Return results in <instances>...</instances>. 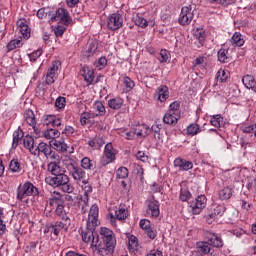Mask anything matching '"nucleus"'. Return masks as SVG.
<instances>
[{
    "instance_id": "f257e3e1",
    "label": "nucleus",
    "mask_w": 256,
    "mask_h": 256,
    "mask_svg": "<svg viewBox=\"0 0 256 256\" xmlns=\"http://www.w3.org/2000/svg\"><path fill=\"white\" fill-rule=\"evenodd\" d=\"M101 239L103 244H97L96 255L99 256H113L115 252V245H117V238H115V233L113 230L102 227L100 229Z\"/></svg>"
},
{
    "instance_id": "f03ea898",
    "label": "nucleus",
    "mask_w": 256,
    "mask_h": 256,
    "mask_svg": "<svg viewBox=\"0 0 256 256\" xmlns=\"http://www.w3.org/2000/svg\"><path fill=\"white\" fill-rule=\"evenodd\" d=\"M63 165L70 177H72V179H74L78 185L85 183V180L87 179V173L83 170V168L79 167L77 161L68 157L63 160Z\"/></svg>"
},
{
    "instance_id": "7ed1b4c3",
    "label": "nucleus",
    "mask_w": 256,
    "mask_h": 256,
    "mask_svg": "<svg viewBox=\"0 0 256 256\" xmlns=\"http://www.w3.org/2000/svg\"><path fill=\"white\" fill-rule=\"evenodd\" d=\"M211 247L221 249V247H223V239L215 233L208 232L206 233V241L197 243V249L199 253L209 255V253H211Z\"/></svg>"
},
{
    "instance_id": "20e7f679",
    "label": "nucleus",
    "mask_w": 256,
    "mask_h": 256,
    "mask_svg": "<svg viewBox=\"0 0 256 256\" xmlns=\"http://www.w3.org/2000/svg\"><path fill=\"white\" fill-rule=\"evenodd\" d=\"M97 226L86 224V229L82 230L81 236L84 243H91L94 253H97V244L99 243V235L95 232Z\"/></svg>"
},
{
    "instance_id": "39448f33",
    "label": "nucleus",
    "mask_w": 256,
    "mask_h": 256,
    "mask_svg": "<svg viewBox=\"0 0 256 256\" xmlns=\"http://www.w3.org/2000/svg\"><path fill=\"white\" fill-rule=\"evenodd\" d=\"M39 195V189L33 185L30 181L25 182L17 188V199L23 201L25 197H37Z\"/></svg>"
},
{
    "instance_id": "423d86ee",
    "label": "nucleus",
    "mask_w": 256,
    "mask_h": 256,
    "mask_svg": "<svg viewBox=\"0 0 256 256\" xmlns=\"http://www.w3.org/2000/svg\"><path fill=\"white\" fill-rule=\"evenodd\" d=\"M50 21L55 22L59 21L63 25H70L73 22V19L69 15V11L65 8H58L50 18Z\"/></svg>"
},
{
    "instance_id": "0eeeda50",
    "label": "nucleus",
    "mask_w": 256,
    "mask_h": 256,
    "mask_svg": "<svg viewBox=\"0 0 256 256\" xmlns=\"http://www.w3.org/2000/svg\"><path fill=\"white\" fill-rule=\"evenodd\" d=\"M45 182L47 183V185H50L51 187H61L65 183H69V176H67L64 171L58 174H54L53 177H46Z\"/></svg>"
},
{
    "instance_id": "6e6552de",
    "label": "nucleus",
    "mask_w": 256,
    "mask_h": 256,
    "mask_svg": "<svg viewBox=\"0 0 256 256\" xmlns=\"http://www.w3.org/2000/svg\"><path fill=\"white\" fill-rule=\"evenodd\" d=\"M123 26V16L119 13H113L108 16L107 19V28L110 31H117Z\"/></svg>"
},
{
    "instance_id": "1a4fd4ad",
    "label": "nucleus",
    "mask_w": 256,
    "mask_h": 256,
    "mask_svg": "<svg viewBox=\"0 0 256 256\" xmlns=\"http://www.w3.org/2000/svg\"><path fill=\"white\" fill-rule=\"evenodd\" d=\"M115 161V149L113 148V144L108 143L104 148V153L101 158V164L103 167L105 165H109V163H113Z\"/></svg>"
},
{
    "instance_id": "9d476101",
    "label": "nucleus",
    "mask_w": 256,
    "mask_h": 256,
    "mask_svg": "<svg viewBox=\"0 0 256 256\" xmlns=\"http://www.w3.org/2000/svg\"><path fill=\"white\" fill-rule=\"evenodd\" d=\"M205 205H207V197H205V195L198 196L195 202L190 204L193 215H199V213L205 209Z\"/></svg>"
},
{
    "instance_id": "9b49d317",
    "label": "nucleus",
    "mask_w": 256,
    "mask_h": 256,
    "mask_svg": "<svg viewBox=\"0 0 256 256\" xmlns=\"http://www.w3.org/2000/svg\"><path fill=\"white\" fill-rule=\"evenodd\" d=\"M193 10L189 6H184L181 9L180 17L178 19V23L181 25H189L191 21H193Z\"/></svg>"
},
{
    "instance_id": "f8f14e48",
    "label": "nucleus",
    "mask_w": 256,
    "mask_h": 256,
    "mask_svg": "<svg viewBox=\"0 0 256 256\" xmlns=\"http://www.w3.org/2000/svg\"><path fill=\"white\" fill-rule=\"evenodd\" d=\"M60 66H61V62L59 61H54L52 63V66L50 67V69H48V72L46 74L47 85H53V83H55V75L57 71H59Z\"/></svg>"
},
{
    "instance_id": "ddd939ff",
    "label": "nucleus",
    "mask_w": 256,
    "mask_h": 256,
    "mask_svg": "<svg viewBox=\"0 0 256 256\" xmlns=\"http://www.w3.org/2000/svg\"><path fill=\"white\" fill-rule=\"evenodd\" d=\"M16 25L18 27L19 33H21L23 39H29L31 37V28H29V25H27L26 19H19L16 22Z\"/></svg>"
},
{
    "instance_id": "4468645a",
    "label": "nucleus",
    "mask_w": 256,
    "mask_h": 256,
    "mask_svg": "<svg viewBox=\"0 0 256 256\" xmlns=\"http://www.w3.org/2000/svg\"><path fill=\"white\" fill-rule=\"evenodd\" d=\"M98 221H99V206H97V204H94L90 208L87 224L95 225L97 227Z\"/></svg>"
},
{
    "instance_id": "2eb2a0df",
    "label": "nucleus",
    "mask_w": 256,
    "mask_h": 256,
    "mask_svg": "<svg viewBox=\"0 0 256 256\" xmlns=\"http://www.w3.org/2000/svg\"><path fill=\"white\" fill-rule=\"evenodd\" d=\"M52 147L53 146L50 144H47L45 142H40L35 148L33 155H37L39 157L41 153H43L44 157H46L53 150Z\"/></svg>"
},
{
    "instance_id": "dca6fc26",
    "label": "nucleus",
    "mask_w": 256,
    "mask_h": 256,
    "mask_svg": "<svg viewBox=\"0 0 256 256\" xmlns=\"http://www.w3.org/2000/svg\"><path fill=\"white\" fill-rule=\"evenodd\" d=\"M147 207V213H151V217H159V201L155 200V198H153V200H148Z\"/></svg>"
},
{
    "instance_id": "f3484780",
    "label": "nucleus",
    "mask_w": 256,
    "mask_h": 256,
    "mask_svg": "<svg viewBox=\"0 0 256 256\" xmlns=\"http://www.w3.org/2000/svg\"><path fill=\"white\" fill-rule=\"evenodd\" d=\"M58 231L61 233V231H69V225H71V219H69V216L64 215L60 221H56L54 223Z\"/></svg>"
},
{
    "instance_id": "a211bd4d",
    "label": "nucleus",
    "mask_w": 256,
    "mask_h": 256,
    "mask_svg": "<svg viewBox=\"0 0 256 256\" xmlns=\"http://www.w3.org/2000/svg\"><path fill=\"white\" fill-rule=\"evenodd\" d=\"M174 167H178L179 171H189V169L193 167V162L176 158L174 161Z\"/></svg>"
},
{
    "instance_id": "6ab92c4d",
    "label": "nucleus",
    "mask_w": 256,
    "mask_h": 256,
    "mask_svg": "<svg viewBox=\"0 0 256 256\" xmlns=\"http://www.w3.org/2000/svg\"><path fill=\"white\" fill-rule=\"evenodd\" d=\"M181 119L179 114H174L173 112H167L164 117L163 121L166 125H177V122Z\"/></svg>"
},
{
    "instance_id": "aec40b11",
    "label": "nucleus",
    "mask_w": 256,
    "mask_h": 256,
    "mask_svg": "<svg viewBox=\"0 0 256 256\" xmlns=\"http://www.w3.org/2000/svg\"><path fill=\"white\" fill-rule=\"evenodd\" d=\"M80 165L85 171H93V169L97 167V162H95V160H91L89 157H84L81 159Z\"/></svg>"
},
{
    "instance_id": "412c9836",
    "label": "nucleus",
    "mask_w": 256,
    "mask_h": 256,
    "mask_svg": "<svg viewBox=\"0 0 256 256\" xmlns=\"http://www.w3.org/2000/svg\"><path fill=\"white\" fill-rule=\"evenodd\" d=\"M94 53H97V43L88 42L82 50L83 57H93Z\"/></svg>"
},
{
    "instance_id": "4be33fe9",
    "label": "nucleus",
    "mask_w": 256,
    "mask_h": 256,
    "mask_svg": "<svg viewBox=\"0 0 256 256\" xmlns=\"http://www.w3.org/2000/svg\"><path fill=\"white\" fill-rule=\"evenodd\" d=\"M156 94L158 95V100L161 101V103L167 101L169 99V88L167 86L162 85L158 87L156 90Z\"/></svg>"
},
{
    "instance_id": "5701e85b",
    "label": "nucleus",
    "mask_w": 256,
    "mask_h": 256,
    "mask_svg": "<svg viewBox=\"0 0 256 256\" xmlns=\"http://www.w3.org/2000/svg\"><path fill=\"white\" fill-rule=\"evenodd\" d=\"M24 118L26 123L30 125V127H33L35 131V127L37 126V120H35V113L33 112V110H26L24 112Z\"/></svg>"
},
{
    "instance_id": "b1692460",
    "label": "nucleus",
    "mask_w": 256,
    "mask_h": 256,
    "mask_svg": "<svg viewBox=\"0 0 256 256\" xmlns=\"http://www.w3.org/2000/svg\"><path fill=\"white\" fill-rule=\"evenodd\" d=\"M53 205H65V201H63V195H61V193H52V197L49 198V206L53 207Z\"/></svg>"
},
{
    "instance_id": "393cba45",
    "label": "nucleus",
    "mask_w": 256,
    "mask_h": 256,
    "mask_svg": "<svg viewBox=\"0 0 256 256\" xmlns=\"http://www.w3.org/2000/svg\"><path fill=\"white\" fill-rule=\"evenodd\" d=\"M82 76L84 77L85 81L89 84L93 83L95 79V72L91 70L89 67L82 68Z\"/></svg>"
},
{
    "instance_id": "a878e982",
    "label": "nucleus",
    "mask_w": 256,
    "mask_h": 256,
    "mask_svg": "<svg viewBox=\"0 0 256 256\" xmlns=\"http://www.w3.org/2000/svg\"><path fill=\"white\" fill-rule=\"evenodd\" d=\"M52 146L55 151H59L60 153L67 152V143L63 139L52 141Z\"/></svg>"
},
{
    "instance_id": "bb28decb",
    "label": "nucleus",
    "mask_w": 256,
    "mask_h": 256,
    "mask_svg": "<svg viewBox=\"0 0 256 256\" xmlns=\"http://www.w3.org/2000/svg\"><path fill=\"white\" fill-rule=\"evenodd\" d=\"M135 129L137 137H147L151 134V128L147 124H142Z\"/></svg>"
},
{
    "instance_id": "cd10ccee",
    "label": "nucleus",
    "mask_w": 256,
    "mask_h": 256,
    "mask_svg": "<svg viewBox=\"0 0 256 256\" xmlns=\"http://www.w3.org/2000/svg\"><path fill=\"white\" fill-rule=\"evenodd\" d=\"M61 162H50L47 165V170L52 174V175H58L59 173H63L65 170H61V166L59 165Z\"/></svg>"
},
{
    "instance_id": "c85d7f7f",
    "label": "nucleus",
    "mask_w": 256,
    "mask_h": 256,
    "mask_svg": "<svg viewBox=\"0 0 256 256\" xmlns=\"http://www.w3.org/2000/svg\"><path fill=\"white\" fill-rule=\"evenodd\" d=\"M25 149H28L30 153L33 155L35 151V139L32 136H26L23 139Z\"/></svg>"
},
{
    "instance_id": "c756f323",
    "label": "nucleus",
    "mask_w": 256,
    "mask_h": 256,
    "mask_svg": "<svg viewBox=\"0 0 256 256\" xmlns=\"http://www.w3.org/2000/svg\"><path fill=\"white\" fill-rule=\"evenodd\" d=\"M231 43L236 47H243V45H245V40H243L240 32H235L232 36Z\"/></svg>"
},
{
    "instance_id": "7c9ffc66",
    "label": "nucleus",
    "mask_w": 256,
    "mask_h": 256,
    "mask_svg": "<svg viewBox=\"0 0 256 256\" xmlns=\"http://www.w3.org/2000/svg\"><path fill=\"white\" fill-rule=\"evenodd\" d=\"M108 106L110 107V109L114 110L121 109V107H123V99L119 97L112 98L108 101Z\"/></svg>"
},
{
    "instance_id": "2f4dec72",
    "label": "nucleus",
    "mask_w": 256,
    "mask_h": 256,
    "mask_svg": "<svg viewBox=\"0 0 256 256\" xmlns=\"http://www.w3.org/2000/svg\"><path fill=\"white\" fill-rule=\"evenodd\" d=\"M193 35L195 39L199 41L200 45H203V43H205L207 35L205 34V30L203 28H197L196 30H194Z\"/></svg>"
},
{
    "instance_id": "473e14b6",
    "label": "nucleus",
    "mask_w": 256,
    "mask_h": 256,
    "mask_svg": "<svg viewBox=\"0 0 256 256\" xmlns=\"http://www.w3.org/2000/svg\"><path fill=\"white\" fill-rule=\"evenodd\" d=\"M243 85L246 89H252V87H255V77L252 75H246L242 78Z\"/></svg>"
},
{
    "instance_id": "72a5a7b5",
    "label": "nucleus",
    "mask_w": 256,
    "mask_h": 256,
    "mask_svg": "<svg viewBox=\"0 0 256 256\" xmlns=\"http://www.w3.org/2000/svg\"><path fill=\"white\" fill-rule=\"evenodd\" d=\"M180 108H181V102L174 101L170 104L168 112L173 113L174 115L178 114V116L181 117V110H179Z\"/></svg>"
},
{
    "instance_id": "f704fd0d",
    "label": "nucleus",
    "mask_w": 256,
    "mask_h": 256,
    "mask_svg": "<svg viewBox=\"0 0 256 256\" xmlns=\"http://www.w3.org/2000/svg\"><path fill=\"white\" fill-rule=\"evenodd\" d=\"M231 195H233V191L229 187H225L222 190L219 191V198L222 201H225L227 199H231Z\"/></svg>"
},
{
    "instance_id": "c9c22d12",
    "label": "nucleus",
    "mask_w": 256,
    "mask_h": 256,
    "mask_svg": "<svg viewBox=\"0 0 256 256\" xmlns=\"http://www.w3.org/2000/svg\"><path fill=\"white\" fill-rule=\"evenodd\" d=\"M188 135H191L192 137L197 135V133H201V127L197 123L190 124L186 129Z\"/></svg>"
},
{
    "instance_id": "e433bc0d",
    "label": "nucleus",
    "mask_w": 256,
    "mask_h": 256,
    "mask_svg": "<svg viewBox=\"0 0 256 256\" xmlns=\"http://www.w3.org/2000/svg\"><path fill=\"white\" fill-rule=\"evenodd\" d=\"M20 47H23V43L21 42V40H18V39L11 40L6 46L7 53Z\"/></svg>"
},
{
    "instance_id": "4c0bfd02",
    "label": "nucleus",
    "mask_w": 256,
    "mask_h": 256,
    "mask_svg": "<svg viewBox=\"0 0 256 256\" xmlns=\"http://www.w3.org/2000/svg\"><path fill=\"white\" fill-rule=\"evenodd\" d=\"M61 135V132L55 128H50L44 132L45 139H55Z\"/></svg>"
},
{
    "instance_id": "58836bf2",
    "label": "nucleus",
    "mask_w": 256,
    "mask_h": 256,
    "mask_svg": "<svg viewBox=\"0 0 256 256\" xmlns=\"http://www.w3.org/2000/svg\"><path fill=\"white\" fill-rule=\"evenodd\" d=\"M80 185L84 191V195L86 196V199H88L89 193H93V187L91 186V184H89V179L86 178L85 182H80Z\"/></svg>"
},
{
    "instance_id": "ea45409f",
    "label": "nucleus",
    "mask_w": 256,
    "mask_h": 256,
    "mask_svg": "<svg viewBox=\"0 0 256 256\" xmlns=\"http://www.w3.org/2000/svg\"><path fill=\"white\" fill-rule=\"evenodd\" d=\"M227 53H229V50L225 48H221L218 51V61H220V63H229V56H227Z\"/></svg>"
},
{
    "instance_id": "a19ab883",
    "label": "nucleus",
    "mask_w": 256,
    "mask_h": 256,
    "mask_svg": "<svg viewBox=\"0 0 256 256\" xmlns=\"http://www.w3.org/2000/svg\"><path fill=\"white\" fill-rule=\"evenodd\" d=\"M210 123L213 127L219 128L223 125V117L220 114H216L211 117Z\"/></svg>"
},
{
    "instance_id": "79ce46f5",
    "label": "nucleus",
    "mask_w": 256,
    "mask_h": 256,
    "mask_svg": "<svg viewBox=\"0 0 256 256\" xmlns=\"http://www.w3.org/2000/svg\"><path fill=\"white\" fill-rule=\"evenodd\" d=\"M94 109L95 111H97L98 113L96 114L99 117H103L105 116L106 110H105V106L103 105V102L98 101L94 104Z\"/></svg>"
},
{
    "instance_id": "37998d69",
    "label": "nucleus",
    "mask_w": 256,
    "mask_h": 256,
    "mask_svg": "<svg viewBox=\"0 0 256 256\" xmlns=\"http://www.w3.org/2000/svg\"><path fill=\"white\" fill-rule=\"evenodd\" d=\"M115 215H116V219H118V221H125V219H127L128 215H129V213L127 212V210L125 208H120L115 211Z\"/></svg>"
},
{
    "instance_id": "c03bdc74",
    "label": "nucleus",
    "mask_w": 256,
    "mask_h": 256,
    "mask_svg": "<svg viewBox=\"0 0 256 256\" xmlns=\"http://www.w3.org/2000/svg\"><path fill=\"white\" fill-rule=\"evenodd\" d=\"M46 159L47 161H51V163H61V157L53 150L46 156Z\"/></svg>"
},
{
    "instance_id": "a18cd8bd",
    "label": "nucleus",
    "mask_w": 256,
    "mask_h": 256,
    "mask_svg": "<svg viewBox=\"0 0 256 256\" xmlns=\"http://www.w3.org/2000/svg\"><path fill=\"white\" fill-rule=\"evenodd\" d=\"M180 201H189V199H191V192L189 191L188 188H181L180 190Z\"/></svg>"
},
{
    "instance_id": "49530a36",
    "label": "nucleus",
    "mask_w": 256,
    "mask_h": 256,
    "mask_svg": "<svg viewBox=\"0 0 256 256\" xmlns=\"http://www.w3.org/2000/svg\"><path fill=\"white\" fill-rule=\"evenodd\" d=\"M9 169L12 173H19V171H21V163H19L18 160L13 159L9 164Z\"/></svg>"
},
{
    "instance_id": "de8ad7c7",
    "label": "nucleus",
    "mask_w": 256,
    "mask_h": 256,
    "mask_svg": "<svg viewBox=\"0 0 256 256\" xmlns=\"http://www.w3.org/2000/svg\"><path fill=\"white\" fill-rule=\"evenodd\" d=\"M116 177L117 179H126V177H129V170L125 167H120L116 171Z\"/></svg>"
},
{
    "instance_id": "09e8293b",
    "label": "nucleus",
    "mask_w": 256,
    "mask_h": 256,
    "mask_svg": "<svg viewBox=\"0 0 256 256\" xmlns=\"http://www.w3.org/2000/svg\"><path fill=\"white\" fill-rule=\"evenodd\" d=\"M134 23L138 27H142V29H145V27H147L149 25L145 18L140 17L138 15L136 17H134Z\"/></svg>"
},
{
    "instance_id": "8fccbe9b",
    "label": "nucleus",
    "mask_w": 256,
    "mask_h": 256,
    "mask_svg": "<svg viewBox=\"0 0 256 256\" xmlns=\"http://www.w3.org/2000/svg\"><path fill=\"white\" fill-rule=\"evenodd\" d=\"M44 233H52L55 237H59V229L56 228L55 224H50L46 226Z\"/></svg>"
},
{
    "instance_id": "3c124183",
    "label": "nucleus",
    "mask_w": 256,
    "mask_h": 256,
    "mask_svg": "<svg viewBox=\"0 0 256 256\" xmlns=\"http://www.w3.org/2000/svg\"><path fill=\"white\" fill-rule=\"evenodd\" d=\"M41 55H43V50L38 49L34 52H32L31 54L28 55L30 61H32V63H35V61H37V59H39L41 57Z\"/></svg>"
},
{
    "instance_id": "603ef678",
    "label": "nucleus",
    "mask_w": 256,
    "mask_h": 256,
    "mask_svg": "<svg viewBox=\"0 0 256 256\" xmlns=\"http://www.w3.org/2000/svg\"><path fill=\"white\" fill-rule=\"evenodd\" d=\"M123 84L125 85L127 91H131V89H133V87H135V82L127 76H125L123 78Z\"/></svg>"
},
{
    "instance_id": "864d4df0",
    "label": "nucleus",
    "mask_w": 256,
    "mask_h": 256,
    "mask_svg": "<svg viewBox=\"0 0 256 256\" xmlns=\"http://www.w3.org/2000/svg\"><path fill=\"white\" fill-rule=\"evenodd\" d=\"M227 73L225 70H219L216 75V79L220 81V83H226L227 82Z\"/></svg>"
},
{
    "instance_id": "5fc2aeb1",
    "label": "nucleus",
    "mask_w": 256,
    "mask_h": 256,
    "mask_svg": "<svg viewBox=\"0 0 256 256\" xmlns=\"http://www.w3.org/2000/svg\"><path fill=\"white\" fill-rule=\"evenodd\" d=\"M151 131H153L154 133V139H161V126H159L158 124H154L151 127Z\"/></svg>"
},
{
    "instance_id": "6e6d98bb",
    "label": "nucleus",
    "mask_w": 256,
    "mask_h": 256,
    "mask_svg": "<svg viewBox=\"0 0 256 256\" xmlns=\"http://www.w3.org/2000/svg\"><path fill=\"white\" fill-rule=\"evenodd\" d=\"M224 213H225V206L218 205L214 208V211L212 214H214V216H216V217H222V215H224Z\"/></svg>"
},
{
    "instance_id": "4d7b16f0",
    "label": "nucleus",
    "mask_w": 256,
    "mask_h": 256,
    "mask_svg": "<svg viewBox=\"0 0 256 256\" xmlns=\"http://www.w3.org/2000/svg\"><path fill=\"white\" fill-rule=\"evenodd\" d=\"M138 239L136 236L131 235L128 240V247L130 249H135V247H138L139 242H137Z\"/></svg>"
},
{
    "instance_id": "13d9d810",
    "label": "nucleus",
    "mask_w": 256,
    "mask_h": 256,
    "mask_svg": "<svg viewBox=\"0 0 256 256\" xmlns=\"http://www.w3.org/2000/svg\"><path fill=\"white\" fill-rule=\"evenodd\" d=\"M55 212H56V215H58V217H61V219H63L64 215H67L65 213V205L64 204H58Z\"/></svg>"
},
{
    "instance_id": "bf43d9fd",
    "label": "nucleus",
    "mask_w": 256,
    "mask_h": 256,
    "mask_svg": "<svg viewBox=\"0 0 256 256\" xmlns=\"http://www.w3.org/2000/svg\"><path fill=\"white\" fill-rule=\"evenodd\" d=\"M7 231V226L3 222V208H0V235H3Z\"/></svg>"
},
{
    "instance_id": "052dcab7",
    "label": "nucleus",
    "mask_w": 256,
    "mask_h": 256,
    "mask_svg": "<svg viewBox=\"0 0 256 256\" xmlns=\"http://www.w3.org/2000/svg\"><path fill=\"white\" fill-rule=\"evenodd\" d=\"M61 187L64 193H73V191H75V188L73 185L69 184V182L62 184Z\"/></svg>"
},
{
    "instance_id": "680f3d73",
    "label": "nucleus",
    "mask_w": 256,
    "mask_h": 256,
    "mask_svg": "<svg viewBox=\"0 0 256 256\" xmlns=\"http://www.w3.org/2000/svg\"><path fill=\"white\" fill-rule=\"evenodd\" d=\"M21 139V134L19 133V131H14L13 133V143L12 146L14 148H17V146L19 145V140Z\"/></svg>"
},
{
    "instance_id": "e2e57ef3",
    "label": "nucleus",
    "mask_w": 256,
    "mask_h": 256,
    "mask_svg": "<svg viewBox=\"0 0 256 256\" xmlns=\"http://www.w3.org/2000/svg\"><path fill=\"white\" fill-rule=\"evenodd\" d=\"M65 103H66L65 97H58V98L56 99L55 106H56L58 109H64Z\"/></svg>"
},
{
    "instance_id": "0e129e2a",
    "label": "nucleus",
    "mask_w": 256,
    "mask_h": 256,
    "mask_svg": "<svg viewBox=\"0 0 256 256\" xmlns=\"http://www.w3.org/2000/svg\"><path fill=\"white\" fill-rule=\"evenodd\" d=\"M140 227L145 231L151 229V221H149L148 219L140 220Z\"/></svg>"
},
{
    "instance_id": "69168bd1",
    "label": "nucleus",
    "mask_w": 256,
    "mask_h": 256,
    "mask_svg": "<svg viewBox=\"0 0 256 256\" xmlns=\"http://www.w3.org/2000/svg\"><path fill=\"white\" fill-rule=\"evenodd\" d=\"M89 119H91V113L84 112L81 115L80 122L82 125H87V121H89Z\"/></svg>"
},
{
    "instance_id": "338daca9",
    "label": "nucleus",
    "mask_w": 256,
    "mask_h": 256,
    "mask_svg": "<svg viewBox=\"0 0 256 256\" xmlns=\"http://www.w3.org/2000/svg\"><path fill=\"white\" fill-rule=\"evenodd\" d=\"M247 189L248 191H250L251 193H255L256 191V180L252 179L248 182L247 184Z\"/></svg>"
},
{
    "instance_id": "774afa93",
    "label": "nucleus",
    "mask_w": 256,
    "mask_h": 256,
    "mask_svg": "<svg viewBox=\"0 0 256 256\" xmlns=\"http://www.w3.org/2000/svg\"><path fill=\"white\" fill-rule=\"evenodd\" d=\"M55 115H46L44 116V125H52L53 121L55 120Z\"/></svg>"
}]
</instances>
